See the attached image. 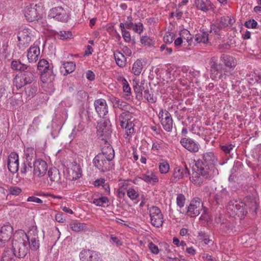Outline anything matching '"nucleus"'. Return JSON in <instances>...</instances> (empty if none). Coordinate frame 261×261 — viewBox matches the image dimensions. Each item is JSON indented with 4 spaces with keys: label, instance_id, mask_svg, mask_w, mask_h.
<instances>
[{
    "label": "nucleus",
    "instance_id": "obj_1",
    "mask_svg": "<svg viewBox=\"0 0 261 261\" xmlns=\"http://www.w3.org/2000/svg\"><path fill=\"white\" fill-rule=\"evenodd\" d=\"M220 61L223 64L217 63L216 57H212L211 59V76L213 80L226 79L232 75V71L237 65L236 59L228 55L222 54Z\"/></svg>",
    "mask_w": 261,
    "mask_h": 261
},
{
    "label": "nucleus",
    "instance_id": "obj_2",
    "mask_svg": "<svg viewBox=\"0 0 261 261\" xmlns=\"http://www.w3.org/2000/svg\"><path fill=\"white\" fill-rule=\"evenodd\" d=\"M114 150L109 144L102 148V152L96 155L93 159L95 167L100 172H105L112 169L114 164Z\"/></svg>",
    "mask_w": 261,
    "mask_h": 261
},
{
    "label": "nucleus",
    "instance_id": "obj_3",
    "mask_svg": "<svg viewBox=\"0 0 261 261\" xmlns=\"http://www.w3.org/2000/svg\"><path fill=\"white\" fill-rule=\"evenodd\" d=\"M23 231H16L12 241V253L18 258L24 257L29 252V242Z\"/></svg>",
    "mask_w": 261,
    "mask_h": 261
},
{
    "label": "nucleus",
    "instance_id": "obj_4",
    "mask_svg": "<svg viewBox=\"0 0 261 261\" xmlns=\"http://www.w3.org/2000/svg\"><path fill=\"white\" fill-rule=\"evenodd\" d=\"M217 163V159L213 152H204L195 163L197 168H202L211 172L215 176L218 174V170L215 165Z\"/></svg>",
    "mask_w": 261,
    "mask_h": 261
},
{
    "label": "nucleus",
    "instance_id": "obj_5",
    "mask_svg": "<svg viewBox=\"0 0 261 261\" xmlns=\"http://www.w3.org/2000/svg\"><path fill=\"white\" fill-rule=\"evenodd\" d=\"M131 114L127 111L122 112L119 116V121L121 127L124 130V137L129 140L135 132L134 123L130 120Z\"/></svg>",
    "mask_w": 261,
    "mask_h": 261
},
{
    "label": "nucleus",
    "instance_id": "obj_6",
    "mask_svg": "<svg viewBox=\"0 0 261 261\" xmlns=\"http://www.w3.org/2000/svg\"><path fill=\"white\" fill-rule=\"evenodd\" d=\"M53 68V65L45 59H41L38 63L37 68L41 73V79L43 83L50 82L54 79Z\"/></svg>",
    "mask_w": 261,
    "mask_h": 261
},
{
    "label": "nucleus",
    "instance_id": "obj_7",
    "mask_svg": "<svg viewBox=\"0 0 261 261\" xmlns=\"http://www.w3.org/2000/svg\"><path fill=\"white\" fill-rule=\"evenodd\" d=\"M247 205L244 202L236 200H230L226 206V210L230 216L234 217H243L246 215L247 211L246 208Z\"/></svg>",
    "mask_w": 261,
    "mask_h": 261
},
{
    "label": "nucleus",
    "instance_id": "obj_8",
    "mask_svg": "<svg viewBox=\"0 0 261 261\" xmlns=\"http://www.w3.org/2000/svg\"><path fill=\"white\" fill-rule=\"evenodd\" d=\"M215 176L211 172H208L202 168H197V171L192 174L190 180L195 185L200 186L206 179H211Z\"/></svg>",
    "mask_w": 261,
    "mask_h": 261
},
{
    "label": "nucleus",
    "instance_id": "obj_9",
    "mask_svg": "<svg viewBox=\"0 0 261 261\" xmlns=\"http://www.w3.org/2000/svg\"><path fill=\"white\" fill-rule=\"evenodd\" d=\"M32 36V32L30 29L27 28L20 29L17 34L19 47L22 50L24 49L29 45Z\"/></svg>",
    "mask_w": 261,
    "mask_h": 261
},
{
    "label": "nucleus",
    "instance_id": "obj_10",
    "mask_svg": "<svg viewBox=\"0 0 261 261\" xmlns=\"http://www.w3.org/2000/svg\"><path fill=\"white\" fill-rule=\"evenodd\" d=\"M158 117L163 128L168 132H171L173 128V119L170 113L165 109H161Z\"/></svg>",
    "mask_w": 261,
    "mask_h": 261
},
{
    "label": "nucleus",
    "instance_id": "obj_11",
    "mask_svg": "<svg viewBox=\"0 0 261 261\" xmlns=\"http://www.w3.org/2000/svg\"><path fill=\"white\" fill-rule=\"evenodd\" d=\"M203 208V203L200 198L195 197L191 200L187 207V215L190 217L198 216Z\"/></svg>",
    "mask_w": 261,
    "mask_h": 261
},
{
    "label": "nucleus",
    "instance_id": "obj_12",
    "mask_svg": "<svg viewBox=\"0 0 261 261\" xmlns=\"http://www.w3.org/2000/svg\"><path fill=\"white\" fill-rule=\"evenodd\" d=\"M149 212L151 224L158 228L162 226L164 217L160 209L157 206H153L150 208Z\"/></svg>",
    "mask_w": 261,
    "mask_h": 261
},
{
    "label": "nucleus",
    "instance_id": "obj_13",
    "mask_svg": "<svg viewBox=\"0 0 261 261\" xmlns=\"http://www.w3.org/2000/svg\"><path fill=\"white\" fill-rule=\"evenodd\" d=\"M189 174L190 171L186 165L185 167L176 166L172 171L170 181L173 184L176 183L185 177H187Z\"/></svg>",
    "mask_w": 261,
    "mask_h": 261
},
{
    "label": "nucleus",
    "instance_id": "obj_14",
    "mask_svg": "<svg viewBox=\"0 0 261 261\" xmlns=\"http://www.w3.org/2000/svg\"><path fill=\"white\" fill-rule=\"evenodd\" d=\"M13 228L10 224L3 226L0 229V247H4L9 243Z\"/></svg>",
    "mask_w": 261,
    "mask_h": 261
},
{
    "label": "nucleus",
    "instance_id": "obj_15",
    "mask_svg": "<svg viewBox=\"0 0 261 261\" xmlns=\"http://www.w3.org/2000/svg\"><path fill=\"white\" fill-rule=\"evenodd\" d=\"M97 129L98 138L107 144L112 134L110 127L105 122H100L98 123Z\"/></svg>",
    "mask_w": 261,
    "mask_h": 261
},
{
    "label": "nucleus",
    "instance_id": "obj_16",
    "mask_svg": "<svg viewBox=\"0 0 261 261\" xmlns=\"http://www.w3.org/2000/svg\"><path fill=\"white\" fill-rule=\"evenodd\" d=\"M34 175L41 177L43 176L46 173L48 169L47 163L41 159H37L33 162Z\"/></svg>",
    "mask_w": 261,
    "mask_h": 261
},
{
    "label": "nucleus",
    "instance_id": "obj_17",
    "mask_svg": "<svg viewBox=\"0 0 261 261\" xmlns=\"http://www.w3.org/2000/svg\"><path fill=\"white\" fill-rule=\"evenodd\" d=\"M48 16L62 22H66L68 19V14L62 7L52 8L49 11Z\"/></svg>",
    "mask_w": 261,
    "mask_h": 261
},
{
    "label": "nucleus",
    "instance_id": "obj_18",
    "mask_svg": "<svg viewBox=\"0 0 261 261\" xmlns=\"http://www.w3.org/2000/svg\"><path fill=\"white\" fill-rule=\"evenodd\" d=\"M180 143L183 147L190 152L195 153L198 151L200 145L199 143L190 138H183L180 140Z\"/></svg>",
    "mask_w": 261,
    "mask_h": 261
},
{
    "label": "nucleus",
    "instance_id": "obj_19",
    "mask_svg": "<svg viewBox=\"0 0 261 261\" xmlns=\"http://www.w3.org/2000/svg\"><path fill=\"white\" fill-rule=\"evenodd\" d=\"M37 5L34 4L26 6L24 10V14L28 21L32 22L39 18V13L37 10Z\"/></svg>",
    "mask_w": 261,
    "mask_h": 261
},
{
    "label": "nucleus",
    "instance_id": "obj_20",
    "mask_svg": "<svg viewBox=\"0 0 261 261\" xmlns=\"http://www.w3.org/2000/svg\"><path fill=\"white\" fill-rule=\"evenodd\" d=\"M94 105L95 111L99 117L103 118L108 113V106L105 99L99 98L95 100Z\"/></svg>",
    "mask_w": 261,
    "mask_h": 261
},
{
    "label": "nucleus",
    "instance_id": "obj_21",
    "mask_svg": "<svg viewBox=\"0 0 261 261\" xmlns=\"http://www.w3.org/2000/svg\"><path fill=\"white\" fill-rule=\"evenodd\" d=\"M7 167L12 173H16L19 169V157L15 152H11L8 156Z\"/></svg>",
    "mask_w": 261,
    "mask_h": 261
},
{
    "label": "nucleus",
    "instance_id": "obj_22",
    "mask_svg": "<svg viewBox=\"0 0 261 261\" xmlns=\"http://www.w3.org/2000/svg\"><path fill=\"white\" fill-rule=\"evenodd\" d=\"M80 257L82 261H98V253L90 250H83L80 253Z\"/></svg>",
    "mask_w": 261,
    "mask_h": 261
},
{
    "label": "nucleus",
    "instance_id": "obj_23",
    "mask_svg": "<svg viewBox=\"0 0 261 261\" xmlns=\"http://www.w3.org/2000/svg\"><path fill=\"white\" fill-rule=\"evenodd\" d=\"M196 8L202 11L207 12L213 9V4L210 0H194Z\"/></svg>",
    "mask_w": 261,
    "mask_h": 261
},
{
    "label": "nucleus",
    "instance_id": "obj_24",
    "mask_svg": "<svg viewBox=\"0 0 261 261\" xmlns=\"http://www.w3.org/2000/svg\"><path fill=\"white\" fill-rule=\"evenodd\" d=\"M40 54V48L38 46H31L28 50L27 58L30 63H35Z\"/></svg>",
    "mask_w": 261,
    "mask_h": 261
},
{
    "label": "nucleus",
    "instance_id": "obj_25",
    "mask_svg": "<svg viewBox=\"0 0 261 261\" xmlns=\"http://www.w3.org/2000/svg\"><path fill=\"white\" fill-rule=\"evenodd\" d=\"M69 179L75 180L82 176V169L80 165L76 163L72 164L71 169L68 171Z\"/></svg>",
    "mask_w": 261,
    "mask_h": 261
},
{
    "label": "nucleus",
    "instance_id": "obj_26",
    "mask_svg": "<svg viewBox=\"0 0 261 261\" xmlns=\"http://www.w3.org/2000/svg\"><path fill=\"white\" fill-rule=\"evenodd\" d=\"M140 179L147 183L158 182L159 181L158 176L151 170H147L145 173L141 174Z\"/></svg>",
    "mask_w": 261,
    "mask_h": 261
},
{
    "label": "nucleus",
    "instance_id": "obj_27",
    "mask_svg": "<svg viewBox=\"0 0 261 261\" xmlns=\"http://www.w3.org/2000/svg\"><path fill=\"white\" fill-rule=\"evenodd\" d=\"M48 176L50 182V185L59 183L60 180V174L58 169L51 168L48 171Z\"/></svg>",
    "mask_w": 261,
    "mask_h": 261
},
{
    "label": "nucleus",
    "instance_id": "obj_28",
    "mask_svg": "<svg viewBox=\"0 0 261 261\" xmlns=\"http://www.w3.org/2000/svg\"><path fill=\"white\" fill-rule=\"evenodd\" d=\"M75 68V65L72 62H63L60 68V71L64 75L72 73Z\"/></svg>",
    "mask_w": 261,
    "mask_h": 261
},
{
    "label": "nucleus",
    "instance_id": "obj_29",
    "mask_svg": "<svg viewBox=\"0 0 261 261\" xmlns=\"http://www.w3.org/2000/svg\"><path fill=\"white\" fill-rule=\"evenodd\" d=\"M25 80V82L29 84L32 82L34 75V68L29 66L26 70L23 71L20 74Z\"/></svg>",
    "mask_w": 261,
    "mask_h": 261
},
{
    "label": "nucleus",
    "instance_id": "obj_30",
    "mask_svg": "<svg viewBox=\"0 0 261 261\" xmlns=\"http://www.w3.org/2000/svg\"><path fill=\"white\" fill-rule=\"evenodd\" d=\"M114 57L116 64L119 67L123 68L125 66L126 58L122 53L118 51H116L114 52Z\"/></svg>",
    "mask_w": 261,
    "mask_h": 261
},
{
    "label": "nucleus",
    "instance_id": "obj_31",
    "mask_svg": "<svg viewBox=\"0 0 261 261\" xmlns=\"http://www.w3.org/2000/svg\"><path fill=\"white\" fill-rule=\"evenodd\" d=\"M91 202L97 206L106 207L109 205L110 200L107 197L101 196L93 198Z\"/></svg>",
    "mask_w": 261,
    "mask_h": 261
},
{
    "label": "nucleus",
    "instance_id": "obj_32",
    "mask_svg": "<svg viewBox=\"0 0 261 261\" xmlns=\"http://www.w3.org/2000/svg\"><path fill=\"white\" fill-rule=\"evenodd\" d=\"M111 101L114 108H117L124 111H127L128 105L126 102L121 101L119 98L113 96L111 98Z\"/></svg>",
    "mask_w": 261,
    "mask_h": 261
},
{
    "label": "nucleus",
    "instance_id": "obj_33",
    "mask_svg": "<svg viewBox=\"0 0 261 261\" xmlns=\"http://www.w3.org/2000/svg\"><path fill=\"white\" fill-rule=\"evenodd\" d=\"M126 28L132 29L135 33L140 34L144 30V26L142 23L125 22Z\"/></svg>",
    "mask_w": 261,
    "mask_h": 261
},
{
    "label": "nucleus",
    "instance_id": "obj_34",
    "mask_svg": "<svg viewBox=\"0 0 261 261\" xmlns=\"http://www.w3.org/2000/svg\"><path fill=\"white\" fill-rule=\"evenodd\" d=\"M133 88L137 95V97H141L142 96V91L144 89V84L140 83L139 80L135 79L133 81Z\"/></svg>",
    "mask_w": 261,
    "mask_h": 261
},
{
    "label": "nucleus",
    "instance_id": "obj_35",
    "mask_svg": "<svg viewBox=\"0 0 261 261\" xmlns=\"http://www.w3.org/2000/svg\"><path fill=\"white\" fill-rule=\"evenodd\" d=\"M195 40L198 43L206 44L208 42V33L207 32L200 31L195 36Z\"/></svg>",
    "mask_w": 261,
    "mask_h": 261
},
{
    "label": "nucleus",
    "instance_id": "obj_36",
    "mask_svg": "<svg viewBox=\"0 0 261 261\" xmlns=\"http://www.w3.org/2000/svg\"><path fill=\"white\" fill-rule=\"evenodd\" d=\"M38 230L36 225H32L29 228L27 233H25L26 240L29 242V239H38Z\"/></svg>",
    "mask_w": 261,
    "mask_h": 261
},
{
    "label": "nucleus",
    "instance_id": "obj_37",
    "mask_svg": "<svg viewBox=\"0 0 261 261\" xmlns=\"http://www.w3.org/2000/svg\"><path fill=\"white\" fill-rule=\"evenodd\" d=\"M24 158L27 162H32L36 158V151L33 147H28L24 150Z\"/></svg>",
    "mask_w": 261,
    "mask_h": 261
},
{
    "label": "nucleus",
    "instance_id": "obj_38",
    "mask_svg": "<svg viewBox=\"0 0 261 261\" xmlns=\"http://www.w3.org/2000/svg\"><path fill=\"white\" fill-rule=\"evenodd\" d=\"M70 227L73 231L80 232L85 230L87 228V226L84 223L73 222L70 224Z\"/></svg>",
    "mask_w": 261,
    "mask_h": 261
},
{
    "label": "nucleus",
    "instance_id": "obj_39",
    "mask_svg": "<svg viewBox=\"0 0 261 261\" xmlns=\"http://www.w3.org/2000/svg\"><path fill=\"white\" fill-rule=\"evenodd\" d=\"M179 36L186 41L188 45H191L192 42V37L190 32L187 29H182L179 32Z\"/></svg>",
    "mask_w": 261,
    "mask_h": 261
},
{
    "label": "nucleus",
    "instance_id": "obj_40",
    "mask_svg": "<svg viewBox=\"0 0 261 261\" xmlns=\"http://www.w3.org/2000/svg\"><path fill=\"white\" fill-rule=\"evenodd\" d=\"M9 102L13 108H16L23 104L22 97L19 94H16L9 99Z\"/></svg>",
    "mask_w": 261,
    "mask_h": 261
},
{
    "label": "nucleus",
    "instance_id": "obj_41",
    "mask_svg": "<svg viewBox=\"0 0 261 261\" xmlns=\"http://www.w3.org/2000/svg\"><path fill=\"white\" fill-rule=\"evenodd\" d=\"M143 69V64L141 60H137L133 65L132 71L136 75H139Z\"/></svg>",
    "mask_w": 261,
    "mask_h": 261
},
{
    "label": "nucleus",
    "instance_id": "obj_42",
    "mask_svg": "<svg viewBox=\"0 0 261 261\" xmlns=\"http://www.w3.org/2000/svg\"><path fill=\"white\" fill-rule=\"evenodd\" d=\"M165 147V143L163 141H155L153 142L151 149L154 153H159L160 151L164 149Z\"/></svg>",
    "mask_w": 261,
    "mask_h": 261
},
{
    "label": "nucleus",
    "instance_id": "obj_43",
    "mask_svg": "<svg viewBox=\"0 0 261 261\" xmlns=\"http://www.w3.org/2000/svg\"><path fill=\"white\" fill-rule=\"evenodd\" d=\"M14 84L15 85L17 89H19L28 84L25 82L24 78L19 74L16 75L14 80Z\"/></svg>",
    "mask_w": 261,
    "mask_h": 261
},
{
    "label": "nucleus",
    "instance_id": "obj_44",
    "mask_svg": "<svg viewBox=\"0 0 261 261\" xmlns=\"http://www.w3.org/2000/svg\"><path fill=\"white\" fill-rule=\"evenodd\" d=\"M29 66L22 64L19 61H13L11 62V67L14 70H19L21 72L26 70Z\"/></svg>",
    "mask_w": 261,
    "mask_h": 261
},
{
    "label": "nucleus",
    "instance_id": "obj_45",
    "mask_svg": "<svg viewBox=\"0 0 261 261\" xmlns=\"http://www.w3.org/2000/svg\"><path fill=\"white\" fill-rule=\"evenodd\" d=\"M14 256H15L12 251L9 248H7L4 250L1 261H15Z\"/></svg>",
    "mask_w": 261,
    "mask_h": 261
},
{
    "label": "nucleus",
    "instance_id": "obj_46",
    "mask_svg": "<svg viewBox=\"0 0 261 261\" xmlns=\"http://www.w3.org/2000/svg\"><path fill=\"white\" fill-rule=\"evenodd\" d=\"M260 80V75H257L255 72H251L247 75V80L251 85L259 82Z\"/></svg>",
    "mask_w": 261,
    "mask_h": 261
},
{
    "label": "nucleus",
    "instance_id": "obj_47",
    "mask_svg": "<svg viewBox=\"0 0 261 261\" xmlns=\"http://www.w3.org/2000/svg\"><path fill=\"white\" fill-rule=\"evenodd\" d=\"M159 169L161 174H166L170 170V165L167 161H163L159 164Z\"/></svg>",
    "mask_w": 261,
    "mask_h": 261
},
{
    "label": "nucleus",
    "instance_id": "obj_48",
    "mask_svg": "<svg viewBox=\"0 0 261 261\" xmlns=\"http://www.w3.org/2000/svg\"><path fill=\"white\" fill-rule=\"evenodd\" d=\"M144 98L149 103H155L156 101V97L154 96L152 92L150 93L148 90L144 91Z\"/></svg>",
    "mask_w": 261,
    "mask_h": 261
},
{
    "label": "nucleus",
    "instance_id": "obj_49",
    "mask_svg": "<svg viewBox=\"0 0 261 261\" xmlns=\"http://www.w3.org/2000/svg\"><path fill=\"white\" fill-rule=\"evenodd\" d=\"M89 97L88 94L84 91H79L75 95L76 100L79 102H85L88 100Z\"/></svg>",
    "mask_w": 261,
    "mask_h": 261
},
{
    "label": "nucleus",
    "instance_id": "obj_50",
    "mask_svg": "<svg viewBox=\"0 0 261 261\" xmlns=\"http://www.w3.org/2000/svg\"><path fill=\"white\" fill-rule=\"evenodd\" d=\"M127 195L132 200H136L139 197L138 191L133 188H129L127 190Z\"/></svg>",
    "mask_w": 261,
    "mask_h": 261
},
{
    "label": "nucleus",
    "instance_id": "obj_51",
    "mask_svg": "<svg viewBox=\"0 0 261 261\" xmlns=\"http://www.w3.org/2000/svg\"><path fill=\"white\" fill-rule=\"evenodd\" d=\"M29 249L30 248L32 250H37L40 246L39 238L29 239Z\"/></svg>",
    "mask_w": 261,
    "mask_h": 261
},
{
    "label": "nucleus",
    "instance_id": "obj_52",
    "mask_svg": "<svg viewBox=\"0 0 261 261\" xmlns=\"http://www.w3.org/2000/svg\"><path fill=\"white\" fill-rule=\"evenodd\" d=\"M32 168V162L24 161L20 168V173L25 174L27 172L31 171Z\"/></svg>",
    "mask_w": 261,
    "mask_h": 261
},
{
    "label": "nucleus",
    "instance_id": "obj_53",
    "mask_svg": "<svg viewBox=\"0 0 261 261\" xmlns=\"http://www.w3.org/2000/svg\"><path fill=\"white\" fill-rule=\"evenodd\" d=\"M109 237L110 243L112 245H115L117 247L120 246L122 245V242L119 237H116L114 234H110Z\"/></svg>",
    "mask_w": 261,
    "mask_h": 261
},
{
    "label": "nucleus",
    "instance_id": "obj_54",
    "mask_svg": "<svg viewBox=\"0 0 261 261\" xmlns=\"http://www.w3.org/2000/svg\"><path fill=\"white\" fill-rule=\"evenodd\" d=\"M186 202V198L184 194H178L176 197V204L180 209L184 207Z\"/></svg>",
    "mask_w": 261,
    "mask_h": 261
},
{
    "label": "nucleus",
    "instance_id": "obj_55",
    "mask_svg": "<svg viewBox=\"0 0 261 261\" xmlns=\"http://www.w3.org/2000/svg\"><path fill=\"white\" fill-rule=\"evenodd\" d=\"M175 38V34L173 32H167L163 37V40L166 43L171 44Z\"/></svg>",
    "mask_w": 261,
    "mask_h": 261
},
{
    "label": "nucleus",
    "instance_id": "obj_56",
    "mask_svg": "<svg viewBox=\"0 0 261 261\" xmlns=\"http://www.w3.org/2000/svg\"><path fill=\"white\" fill-rule=\"evenodd\" d=\"M57 37L61 40H66L70 38L72 34L69 31H61L57 33Z\"/></svg>",
    "mask_w": 261,
    "mask_h": 261
},
{
    "label": "nucleus",
    "instance_id": "obj_57",
    "mask_svg": "<svg viewBox=\"0 0 261 261\" xmlns=\"http://www.w3.org/2000/svg\"><path fill=\"white\" fill-rule=\"evenodd\" d=\"M227 197V192L225 190H223L216 194V200L217 203H219L221 202L223 199H226Z\"/></svg>",
    "mask_w": 261,
    "mask_h": 261
},
{
    "label": "nucleus",
    "instance_id": "obj_58",
    "mask_svg": "<svg viewBox=\"0 0 261 261\" xmlns=\"http://www.w3.org/2000/svg\"><path fill=\"white\" fill-rule=\"evenodd\" d=\"M9 194L14 196L18 195L21 192V189L17 187L11 186L8 189Z\"/></svg>",
    "mask_w": 261,
    "mask_h": 261
},
{
    "label": "nucleus",
    "instance_id": "obj_59",
    "mask_svg": "<svg viewBox=\"0 0 261 261\" xmlns=\"http://www.w3.org/2000/svg\"><path fill=\"white\" fill-rule=\"evenodd\" d=\"M233 147L234 145L232 144H227L220 146L221 150L226 154L229 153Z\"/></svg>",
    "mask_w": 261,
    "mask_h": 261
},
{
    "label": "nucleus",
    "instance_id": "obj_60",
    "mask_svg": "<svg viewBox=\"0 0 261 261\" xmlns=\"http://www.w3.org/2000/svg\"><path fill=\"white\" fill-rule=\"evenodd\" d=\"M257 25V22L254 19H250L245 23V26L249 29L256 28Z\"/></svg>",
    "mask_w": 261,
    "mask_h": 261
},
{
    "label": "nucleus",
    "instance_id": "obj_61",
    "mask_svg": "<svg viewBox=\"0 0 261 261\" xmlns=\"http://www.w3.org/2000/svg\"><path fill=\"white\" fill-rule=\"evenodd\" d=\"M198 237L199 240H202L205 244H207L210 242L208 236L203 231H200L198 232Z\"/></svg>",
    "mask_w": 261,
    "mask_h": 261
},
{
    "label": "nucleus",
    "instance_id": "obj_62",
    "mask_svg": "<svg viewBox=\"0 0 261 261\" xmlns=\"http://www.w3.org/2000/svg\"><path fill=\"white\" fill-rule=\"evenodd\" d=\"M220 25L221 28H225L229 25V22L228 21V16H223L221 18L220 22L218 23Z\"/></svg>",
    "mask_w": 261,
    "mask_h": 261
},
{
    "label": "nucleus",
    "instance_id": "obj_63",
    "mask_svg": "<svg viewBox=\"0 0 261 261\" xmlns=\"http://www.w3.org/2000/svg\"><path fill=\"white\" fill-rule=\"evenodd\" d=\"M148 248L152 253L157 254L159 252L158 247L153 244L152 242H150L148 244Z\"/></svg>",
    "mask_w": 261,
    "mask_h": 261
},
{
    "label": "nucleus",
    "instance_id": "obj_64",
    "mask_svg": "<svg viewBox=\"0 0 261 261\" xmlns=\"http://www.w3.org/2000/svg\"><path fill=\"white\" fill-rule=\"evenodd\" d=\"M141 43L145 45L149 46L151 44V39L147 36H142L140 39Z\"/></svg>",
    "mask_w": 261,
    "mask_h": 261
}]
</instances>
